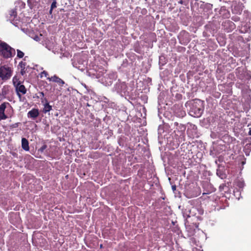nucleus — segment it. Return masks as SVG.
<instances>
[{"instance_id": "nucleus-12", "label": "nucleus", "mask_w": 251, "mask_h": 251, "mask_svg": "<svg viewBox=\"0 0 251 251\" xmlns=\"http://www.w3.org/2000/svg\"><path fill=\"white\" fill-rule=\"evenodd\" d=\"M225 26L228 25L229 26V30H232L235 28V25L233 22L229 20L226 21L224 22Z\"/></svg>"}, {"instance_id": "nucleus-24", "label": "nucleus", "mask_w": 251, "mask_h": 251, "mask_svg": "<svg viewBox=\"0 0 251 251\" xmlns=\"http://www.w3.org/2000/svg\"><path fill=\"white\" fill-rule=\"evenodd\" d=\"M249 134L250 135H251V129H250V131H249Z\"/></svg>"}, {"instance_id": "nucleus-13", "label": "nucleus", "mask_w": 251, "mask_h": 251, "mask_svg": "<svg viewBox=\"0 0 251 251\" xmlns=\"http://www.w3.org/2000/svg\"><path fill=\"white\" fill-rule=\"evenodd\" d=\"M39 0H28L27 3L29 6L31 8L36 5V4Z\"/></svg>"}, {"instance_id": "nucleus-14", "label": "nucleus", "mask_w": 251, "mask_h": 251, "mask_svg": "<svg viewBox=\"0 0 251 251\" xmlns=\"http://www.w3.org/2000/svg\"><path fill=\"white\" fill-rule=\"evenodd\" d=\"M17 57L20 58H23L25 55L24 53L20 50H17Z\"/></svg>"}, {"instance_id": "nucleus-10", "label": "nucleus", "mask_w": 251, "mask_h": 251, "mask_svg": "<svg viewBox=\"0 0 251 251\" xmlns=\"http://www.w3.org/2000/svg\"><path fill=\"white\" fill-rule=\"evenodd\" d=\"M19 66L21 68V74L22 75H25L26 73V69L25 68V67L26 66V63L21 61L19 63Z\"/></svg>"}, {"instance_id": "nucleus-7", "label": "nucleus", "mask_w": 251, "mask_h": 251, "mask_svg": "<svg viewBox=\"0 0 251 251\" xmlns=\"http://www.w3.org/2000/svg\"><path fill=\"white\" fill-rule=\"evenodd\" d=\"M39 110L37 108H32L27 113V117L32 120H35L39 116Z\"/></svg>"}, {"instance_id": "nucleus-9", "label": "nucleus", "mask_w": 251, "mask_h": 251, "mask_svg": "<svg viewBox=\"0 0 251 251\" xmlns=\"http://www.w3.org/2000/svg\"><path fill=\"white\" fill-rule=\"evenodd\" d=\"M22 147L25 151H28L29 150L28 141L25 138L22 139Z\"/></svg>"}, {"instance_id": "nucleus-15", "label": "nucleus", "mask_w": 251, "mask_h": 251, "mask_svg": "<svg viewBox=\"0 0 251 251\" xmlns=\"http://www.w3.org/2000/svg\"><path fill=\"white\" fill-rule=\"evenodd\" d=\"M55 7H56V2L55 0H54L51 4L50 9V14L52 13V9Z\"/></svg>"}, {"instance_id": "nucleus-3", "label": "nucleus", "mask_w": 251, "mask_h": 251, "mask_svg": "<svg viewBox=\"0 0 251 251\" xmlns=\"http://www.w3.org/2000/svg\"><path fill=\"white\" fill-rule=\"evenodd\" d=\"M0 50L3 57L5 58L11 57L15 53V50L5 42L0 44Z\"/></svg>"}, {"instance_id": "nucleus-16", "label": "nucleus", "mask_w": 251, "mask_h": 251, "mask_svg": "<svg viewBox=\"0 0 251 251\" xmlns=\"http://www.w3.org/2000/svg\"><path fill=\"white\" fill-rule=\"evenodd\" d=\"M18 80V78L16 76L13 78V83L14 86H16L18 82H21L20 81H19Z\"/></svg>"}, {"instance_id": "nucleus-6", "label": "nucleus", "mask_w": 251, "mask_h": 251, "mask_svg": "<svg viewBox=\"0 0 251 251\" xmlns=\"http://www.w3.org/2000/svg\"><path fill=\"white\" fill-rule=\"evenodd\" d=\"M17 95L19 98H21L22 95H25L27 92L25 87L21 84V82H18L16 86H15Z\"/></svg>"}, {"instance_id": "nucleus-22", "label": "nucleus", "mask_w": 251, "mask_h": 251, "mask_svg": "<svg viewBox=\"0 0 251 251\" xmlns=\"http://www.w3.org/2000/svg\"><path fill=\"white\" fill-rule=\"evenodd\" d=\"M233 20L234 21H238L239 20V18L238 17H235V18H234V19H233Z\"/></svg>"}, {"instance_id": "nucleus-19", "label": "nucleus", "mask_w": 251, "mask_h": 251, "mask_svg": "<svg viewBox=\"0 0 251 251\" xmlns=\"http://www.w3.org/2000/svg\"><path fill=\"white\" fill-rule=\"evenodd\" d=\"M39 96H38V98H43V97H45V95H44V93L43 92H40L39 93Z\"/></svg>"}, {"instance_id": "nucleus-4", "label": "nucleus", "mask_w": 251, "mask_h": 251, "mask_svg": "<svg viewBox=\"0 0 251 251\" xmlns=\"http://www.w3.org/2000/svg\"><path fill=\"white\" fill-rule=\"evenodd\" d=\"M12 71L11 68L2 66L0 67V77L2 80H7L12 75Z\"/></svg>"}, {"instance_id": "nucleus-17", "label": "nucleus", "mask_w": 251, "mask_h": 251, "mask_svg": "<svg viewBox=\"0 0 251 251\" xmlns=\"http://www.w3.org/2000/svg\"><path fill=\"white\" fill-rule=\"evenodd\" d=\"M41 101L42 103H49L48 100L45 97L41 98Z\"/></svg>"}, {"instance_id": "nucleus-21", "label": "nucleus", "mask_w": 251, "mask_h": 251, "mask_svg": "<svg viewBox=\"0 0 251 251\" xmlns=\"http://www.w3.org/2000/svg\"><path fill=\"white\" fill-rule=\"evenodd\" d=\"M178 3L180 4H185V2L182 0H179V1H178Z\"/></svg>"}, {"instance_id": "nucleus-18", "label": "nucleus", "mask_w": 251, "mask_h": 251, "mask_svg": "<svg viewBox=\"0 0 251 251\" xmlns=\"http://www.w3.org/2000/svg\"><path fill=\"white\" fill-rule=\"evenodd\" d=\"M48 75V73L46 71H44L41 74V77H42L43 75L47 77Z\"/></svg>"}, {"instance_id": "nucleus-5", "label": "nucleus", "mask_w": 251, "mask_h": 251, "mask_svg": "<svg viewBox=\"0 0 251 251\" xmlns=\"http://www.w3.org/2000/svg\"><path fill=\"white\" fill-rule=\"evenodd\" d=\"M8 106L12 108L10 103L8 102H4L0 105V121L11 117L12 115L8 116L4 113L5 109Z\"/></svg>"}, {"instance_id": "nucleus-23", "label": "nucleus", "mask_w": 251, "mask_h": 251, "mask_svg": "<svg viewBox=\"0 0 251 251\" xmlns=\"http://www.w3.org/2000/svg\"><path fill=\"white\" fill-rule=\"evenodd\" d=\"M2 94L3 95H6V92H4V90H2Z\"/></svg>"}, {"instance_id": "nucleus-2", "label": "nucleus", "mask_w": 251, "mask_h": 251, "mask_svg": "<svg viewBox=\"0 0 251 251\" xmlns=\"http://www.w3.org/2000/svg\"><path fill=\"white\" fill-rule=\"evenodd\" d=\"M17 8L15 7L9 10L6 14V18L15 26L19 27L20 25V20L17 16Z\"/></svg>"}, {"instance_id": "nucleus-20", "label": "nucleus", "mask_w": 251, "mask_h": 251, "mask_svg": "<svg viewBox=\"0 0 251 251\" xmlns=\"http://www.w3.org/2000/svg\"><path fill=\"white\" fill-rule=\"evenodd\" d=\"M47 148V145H44L40 149L41 151H43Z\"/></svg>"}, {"instance_id": "nucleus-8", "label": "nucleus", "mask_w": 251, "mask_h": 251, "mask_svg": "<svg viewBox=\"0 0 251 251\" xmlns=\"http://www.w3.org/2000/svg\"><path fill=\"white\" fill-rule=\"evenodd\" d=\"M48 79H49L50 81H52L53 82H55L58 83L61 86H63V84L65 83L64 81L62 79H61L60 78H59L56 75H54L53 76H51V77H48Z\"/></svg>"}, {"instance_id": "nucleus-1", "label": "nucleus", "mask_w": 251, "mask_h": 251, "mask_svg": "<svg viewBox=\"0 0 251 251\" xmlns=\"http://www.w3.org/2000/svg\"><path fill=\"white\" fill-rule=\"evenodd\" d=\"M203 110V101L199 99H196L191 104L189 114L194 117H200L202 115Z\"/></svg>"}, {"instance_id": "nucleus-11", "label": "nucleus", "mask_w": 251, "mask_h": 251, "mask_svg": "<svg viewBox=\"0 0 251 251\" xmlns=\"http://www.w3.org/2000/svg\"><path fill=\"white\" fill-rule=\"evenodd\" d=\"M44 105V108L42 110V112L46 114L48 112H49L52 110V106L50 105L49 102V103H45L43 104Z\"/></svg>"}, {"instance_id": "nucleus-25", "label": "nucleus", "mask_w": 251, "mask_h": 251, "mask_svg": "<svg viewBox=\"0 0 251 251\" xmlns=\"http://www.w3.org/2000/svg\"><path fill=\"white\" fill-rule=\"evenodd\" d=\"M173 189H176V187L175 186H173Z\"/></svg>"}]
</instances>
